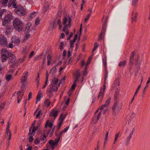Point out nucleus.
Returning <instances> with one entry per match:
<instances>
[{
    "label": "nucleus",
    "mask_w": 150,
    "mask_h": 150,
    "mask_svg": "<svg viewBox=\"0 0 150 150\" xmlns=\"http://www.w3.org/2000/svg\"><path fill=\"white\" fill-rule=\"evenodd\" d=\"M24 24L17 18H15L13 21V26L16 30L21 32L23 30Z\"/></svg>",
    "instance_id": "1"
},
{
    "label": "nucleus",
    "mask_w": 150,
    "mask_h": 150,
    "mask_svg": "<svg viewBox=\"0 0 150 150\" xmlns=\"http://www.w3.org/2000/svg\"><path fill=\"white\" fill-rule=\"evenodd\" d=\"M10 53L7 50L3 49L1 51V58L3 62H5L8 59Z\"/></svg>",
    "instance_id": "2"
},
{
    "label": "nucleus",
    "mask_w": 150,
    "mask_h": 150,
    "mask_svg": "<svg viewBox=\"0 0 150 150\" xmlns=\"http://www.w3.org/2000/svg\"><path fill=\"white\" fill-rule=\"evenodd\" d=\"M12 16L11 13L7 14L4 18L2 19V25L5 26H7L12 19Z\"/></svg>",
    "instance_id": "3"
},
{
    "label": "nucleus",
    "mask_w": 150,
    "mask_h": 150,
    "mask_svg": "<svg viewBox=\"0 0 150 150\" xmlns=\"http://www.w3.org/2000/svg\"><path fill=\"white\" fill-rule=\"evenodd\" d=\"M122 105V102L120 103L118 102L117 100H115V103L112 108L113 114L115 115L116 112L115 111V110L117 109V111H120L121 109Z\"/></svg>",
    "instance_id": "4"
},
{
    "label": "nucleus",
    "mask_w": 150,
    "mask_h": 150,
    "mask_svg": "<svg viewBox=\"0 0 150 150\" xmlns=\"http://www.w3.org/2000/svg\"><path fill=\"white\" fill-rule=\"evenodd\" d=\"M14 11L20 16H24L26 13L24 8L21 6H18L16 9H15Z\"/></svg>",
    "instance_id": "5"
},
{
    "label": "nucleus",
    "mask_w": 150,
    "mask_h": 150,
    "mask_svg": "<svg viewBox=\"0 0 150 150\" xmlns=\"http://www.w3.org/2000/svg\"><path fill=\"white\" fill-rule=\"evenodd\" d=\"M55 142L54 141L52 140H50L49 143L50 144V149L53 150L54 149V147L55 146H57L58 143L59 141V139H57L56 138L54 139Z\"/></svg>",
    "instance_id": "6"
},
{
    "label": "nucleus",
    "mask_w": 150,
    "mask_h": 150,
    "mask_svg": "<svg viewBox=\"0 0 150 150\" xmlns=\"http://www.w3.org/2000/svg\"><path fill=\"white\" fill-rule=\"evenodd\" d=\"M6 38L3 35H0V44L2 46L6 47L7 45Z\"/></svg>",
    "instance_id": "7"
},
{
    "label": "nucleus",
    "mask_w": 150,
    "mask_h": 150,
    "mask_svg": "<svg viewBox=\"0 0 150 150\" xmlns=\"http://www.w3.org/2000/svg\"><path fill=\"white\" fill-rule=\"evenodd\" d=\"M72 17V16H69L68 18H67L66 17H65L63 19V23L64 25H66L67 22L68 21V24L67 25H69V27H70V25L71 24V18Z\"/></svg>",
    "instance_id": "8"
},
{
    "label": "nucleus",
    "mask_w": 150,
    "mask_h": 150,
    "mask_svg": "<svg viewBox=\"0 0 150 150\" xmlns=\"http://www.w3.org/2000/svg\"><path fill=\"white\" fill-rule=\"evenodd\" d=\"M137 13L133 11L132 13V16L131 17L132 23H133L134 22H136L137 21Z\"/></svg>",
    "instance_id": "9"
},
{
    "label": "nucleus",
    "mask_w": 150,
    "mask_h": 150,
    "mask_svg": "<svg viewBox=\"0 0 150 150\" xmlns=\"http://www.w3.org/2000/svg\"><path fill=\"white\" fill-rule=\"evenodd\" d=\"M58 79L57 78H54V79L52 80L51 83V88H52V87H55L56 88V87L57 86L58 87L59 86L57 85V82L58 81Z\"/></svg>",
    "instance_id": "10"
},
{
    "label": "nucleus",
    "mask_w": 150,
    "mask_h": 150,
    "mask_svg": "<svg viewBox=\"0 0 150 150\" xmlns=\"http://www.w3.org/2000/svg\"><path fill=\"white\" fill-rule=\"evenodd\" d=\"M8 59L9 62H8V64H9L10 63H13L16 60L15 56L14 54L11 53L9 54V57H8Z\"/></svg>",
    "instance_id": "11"
},
{
    "label": "nucleus",
    "mask_w": 150,
    "mask_h": 150,
    "mask_svg": "<svg viewBox=\"0 0 150 150\" xmlns=\"http://www.w3.org/2000/svg\"><path fill=\"white\" fill-rule=\"evenodd\" d=\"M105 62H104V60L103 59V64L105 67V71L104 79H105V80H106L108 76V71L107 69L106 57V56L105 57Z\"/></svg>",
    "instance_id": "12"
},
{
    "label": "nucleus",
    "mask_w": 150,
    "mask_h": 150,
    "mask_svg": "<svg viewBox=\"0 0 150 150\" xmlns=\"http://www.w3.org/2000/svg\"><path fill=\"white\" fill-rule=\"evenodd\" d=\"M101 114V111L99 112L97 116H94L92 119V120L94 123L96 124L100 118Z\"/></svg>",
    "instance_id": "13"
},
{
    "label": "nucleus",
    "mask_w": 150,
    "mask_h": 150,
    "mask_svg": "<svg viewBox=\"0 0 150 150\" xmlns=\"http://www.w3.org/2000/svg\"><path fill=\"white\" fill-rule=\"evenodd\" d=\"M51 130H49L48 131L46 132V129L44 130V133L43 134V137H42L41 140L44 143L46 142V141H45V139L46 138V136L45 134L48 135L50 132Z\"/></svg>",
    "instance_id": "14"
},
{
    "label": "nucleus",
    "mask_w": 150,
    "mask_h": 150,
    "mask_svg": "<svg viewBox=\"0 0 150 150\" xmlns=\"http://www.w3.org/2000/svg\"><path fill=\"white\" fill-rule=\"evenodd\" d=\"M142 60H140L139 58L137 57V59L136 60L135 64L136 67L137 69H139L140 67Z\"/></svg>",
    "instance_id": "15"
},
{
    "label": "nucleus",
    "mask_w": 150,
    "mask_h": 150,
    "mask_svg": "<svg viewBox=\"0 0 150 150\" xmlns=\"http://www.w3.org/2000/svg\"><path fill=\"white\" fill-rule=\"evenodd\" d=\"M31 25L32 24L31 23H28L25 25V33H29L30 31H29V29Z\"/></svg>",
    "instance_id": "16"
},
{
    "label": "nucleus",
    "mask_w": 150,
    "mask_h": 150,
    "mask_svg": "<svg viewBox=\"0 0 150 150\" xmlns=\"http://www.w3.org/2000/svg\"><path fill=\"white\" fill-rule=\"evenodd\" d=\"M63 114L62 113L61 114V115L60 116V118H59V119L60 120V121L59 123V124H58V125L59 126V127L60 126L61 127V125H62V124L63 123V120L66 117V115H64V116H63Z\"/></svg>",
    "instance_id": "17"
},
{
    "label": "nucleus",
    "mask_w": 150,
    "mask_h": 150,
    "mask_svg": "<svg viewBox=\"0 0 150 150\" xmlns=\"http://www.w3.org/2000/svg\"><path fill=\"white\" fill-rule=\"evenodd\" d=\"M44 7L43 9L44 13H45V12L49 9V4L47 1H45L44 5Z\"/></svg>",
    "instance_id": "18"
},
{
    "label": "nucleus",
    "mask_w": 150,
    "mask_h": 150,
    "mask_svg": "<svg viewBox=\"0 0 150 150\" xmlns=\"http://www.w3.org/2000/svg\"><path fill=\"white\" fill-rule=\"evenodd\" d=\"M11 40L12 42L18 44L20 42V40H19L18 38L16 37L15 36H14L12 38Z\"/></svg>",
    "instance_id": "19"
},
{
    "label": "nucleus",
    "mask_w": 150,
    "mask_h": 150,
    "mask_svg": "<svg viewBox=\"0 0 150 150\" xmlns=\"http://www.w3.org/2000/svg\"><path fill=\"white\" fill-rule=\"evenodd\" d=\"M76 73L77 75L74 81L75 82L79 80V78L81 76V74L79 70H78L76 71Z\"/></svg>",
    "instance_id": "20"
},
{
    "label": "nucleus",
    "mask_w": 150,
    "mask_h": 150,
    "mask_svg": "<svg viewBox=\"0 0 150 150\" xmlns=\"http://www.w3.org/2000/svg\"><path fill=\"white\" fill-rule=\"evenodd\" d=\"M52 89H53L54 91H57L58 89V87L56 86L55 88H54V87H52V88H51V86H50V88H48L47 90V92L48 93H51L52 92Z\"/></svg>",
    "instance_id": "21"
},
{
    "label": "nucleus",
    "mask_w": 150,
    "mask_h": 150,
    "mask_svg": "<svg viewBox=\"0 0 150 150\" xmlns=\"http://www.w3.org/2000/svg\"><path fill=\"white\" fill-rule=\"evenodd\" d=\"M134 52H132L131 55V56L130 57V60H129V64H132L133 63V62H132V61L134 59Z\"/></svg>",
    "instance_id": "22"
},
{
    "label": "nucleus",
    "mask_w": 150,
    "mask_h": 150,
    "mask_svg": "<svg viewBox=\"0 0 150 150\" xmlns=\"http://www.w3.org/2000/svg\"><path fill=\"white\" fill-rule=\"evenodd\" d=\"M58 112L57 111H54V110H52L51 112V115L50 116L52 115L54 117L56 118L57 116Z\"/></svg>",
    "instance_id": "23"
},
{
    "label": "nucleus",
    "mask_w": 150,
    "mask_h": 150,
    "mask_svg": "<svg viewBox=\"0 0 150 150\" xmlns=\"http://www.w3.org/2000/svg\"><path fill=\"white\" fill-rule=\"evenodd\" d=\"M119 91L118 90H116L114 94L115 100H117L118 96L119 94Z\"/></svg>",
    "instance_id": "24"
},
{
    "label": "nucleus",
    "mask_w": 150,
    "mask_h": 150,
    "mask_svg": "<svg viewBox=\"0 0 150 150\" xmlns=\"http://www.w3.org/2000/svg\"><path fill=\"white\" fill-rule=\"evenodd\" d=\"M126 63L127 62L125 60L123 61H121L119 63L118 66L120 67H124Z\"/></svg>",
    "instance_id": "25"
},
{
    "label": "nucleus",
    "mask_w": 150,
    "mask_h": 150,
    "mask_svg": "<svg viewBox=\"0 0 150 150\" xmlns=\"http://www.w3.org/2000/svg\"><path fill=\"white\" fill-rule=\"evenodd\" d=\"M115 86H116L117 85L119 86L120 85L119 79V78H117L114 81Z\"/></svg>",
    "instance_id": "26"
},
{
    "label": "nucleus",
    "mask_w": 150,
    "mask_h": 150,
    "mask_svg": "<svg viewBox=\"0 0 150 150\" xmlns=\"http://www.w3.org/2000/svg\"><path fill=\"white\" fill-rule=\"evenodd\" d=\"M6 9H3L0 11V18L3 15L6 14Z\"/></svg>",
    "instance_id": "27"
},
{
    "label": "nucleus",
    "mask_w": 150,
    "mask_h": 150,
    "mask_svg": "<svg viewBox=\"0 0 150 150\" xmlns=\"http://www.w3.org/2000/svg\"><path fill=\"white\" fill-rule=\"evenodd\" d=\"M44 103L47 105V107H48L51 103V102L49 101V99H47L44 102Z\"/></svg>",
    "instance_id": "28"
},
{
    "label": "nucleus",
    "mask_w": 150,
    "mask_h": 150,
    "mask_svg": "<svg viewBox=\"0 0 150 150\" xmlns=\"http://www.w3.org/2000/svg\"><path fill=\"white\" fill-rule=\"evenodd\" d=\"M8 0H2L1 4L4 6H6Z\"/></svg>",
    "instance_id": "29"
},
{
    "label": "nucleus",
    "mask_w": 150,
    "mask_h": 150,
    "mask_svg": "<svg viewBox=\"0 0 150 150\" xmlns=\"http://www.w3.org/2000/svg\"><path fill=\"white\" fill-rule=\"evenodd\" d=\"M42 110H39L37 113L36 116V118H40V116L42 115V112H41Z\"/></svg>",
    "instance_id": "30"
},
{
    "label": "nucleus",
    "mask_w": 150,
    "mask_h": 150,
    "mask_svg": "<svg viewBox=\"0 0 150 150\" xmlns=\"http://www.w3.org/2000/svg\"><path fill=\"white\" fill-rule=\"evenodd\" d=\"M98 47V45L97 44V43L96 42L94 43V47L92 50V52H93L94 51H95L97 48Z\"/></svg>",
    "instance_id": "31"
},
{
    "label": "nucleus",
    "mask_w": 150,
    "mask_h": 150,
    "mask_svg": "<svg viewBox=\"0 0 150 150\" xmlns=\"http://www.w3.org/2000/svg\"><path fill=\"white\" fill-rule=\"evenodd\" d=\"M30 35L29 34L26 35L23 38V40L24 41L27 40H28V39L30 37Z\"/></svg>",
    "instance_id": "32"
},
{
    "label": "nucleus",
    "mask_w": 150,
    "mask_h": 150,
    "mask_svg": "<svg viewBox=\"0 0 150 150\" xmlns=\"http://www.w3.org/2000/svg\"><path fill=\"white\" fill-rule=\"evenodd\" d=\"M66 79V76H64L62 79H61L59 83L58 84V86H59V85L61 83H64V80L65 79Z\"/></svg>",
    "instance_id": "33"
},
{
    "label": "nucleus",
    "mask_w": 150,
    "mask_h": 150,
    "mask_svg": "<svg viewBox=\"0 0 150 150\" xmlns=\"http://www.w3.org/2000/svg\"><path fill=\"white\" fill-rule=\"evenodd\" d=\"M76 82L75 81H74L70 89H71V90L73 91L74 90L76 86Z\"/></svg>",
    "instance_id": "34"
},
{
    "label": "nucleus",
    "mask_w": 150,
    "mask_h": 150,
    "mask_svg": "<svg viewBox=\"0 0 150 150\" xmlns=\"http://www.w3.org/2000/svg\"><path fill=\"white\" fill-rule=\"evenodd\" d=\"M68 26H69V25L67 24H66V25H65L64 28H63V32H65L67 30H68Z\"/></svg>",
    "instance_id": "35"
},
{
    "label": "nucleus",
    "mask_w": 150,
    "mask_h": 150,
    "mask_svg": "<svg viewBox=\"0 0 150 150\" xmlns=\"http://www.w3.org/2000/svg\"><path fill=\"white\" fill-rule=\"evenodd\" d=\"M132 136H131L129 135V136H128L127 138V141L126 142V144L127 145L129 144L130 139L132 138Z\"/></svg>",
    "instance_id": "36"
},
{
    "label": "nucleus",
    "mask_w": 150,
    "mask_h": 150,
    "mask_svg": "<svg viewBox=\"0 0 150 150\" xmlns=\"http://www.w3.org/2000/svg\"><path fill=\"white\" fill-rule=\"evenodd\" d=\"M11 78V74H8L6 76V79L7 81H10Z\"/></svg>",
    "instance_id": "37"
},
{
    "label": "nucleus",
    "mask_w": 150,
    "mask_h": 150,
    "mask_svg": "<svg viewBox=\"0 0 150 150\" xmlns=\"http://www.w3.org/2000/svg\"><path fill=\"white\" fill-rule=\"evenodd\" d=\"M64 45V42H61L59 44V48L62 51L63 49V46Z\"/></svg>",
    "instance_id": "38"
},
{
    "label": "nucleus",
    "mask_w": 150,
    "mask_h": 150,
    "mask_svg": "<svg viewBox=\"0 0 150 150\" xmlns=\"http://www.w3.org/2000/svg\"><path fill=\"white\" fill-rule=\"evenodd\" d=\"M56 21L55 20H54L51 23V25L52 26V28H54L56 27L55 24H56Z\"/></svg>",
    "instance_id": "39"
},
{
    "label": "nucleus",
    "mask_w": 150,
    "mask_h": 150,
    "mask_svg": "<svg viewBox=\"0 0 150 150\" xmlns=\"http://www.w3.org/2000/svg\"><path fill=\"white\" fill-rule=\"evenodd\" d=\"M35 131H34V130L32 129L31 132H29L28 135H31L33 136L35 135Z\"/></svg>",
    "instance_id": "40"
},
{
    "label": "nucleus",
    "mask_w": 150,
    "mask_h": 150,
    "mask_svg": "<svg viewBox=\"0 0 150 150\" xmlns=\"http://www.w3.org/2000/svg\"><path fill=\"white\" fill-rule=\"evenodd\" d=\"M36 13V12H33L31 13L29 15V17L31 19L32 18L34 17L35 16V15H34Z\"/></svg>",
    "instance_id": "41"
},
{
    "label": "nucleus",
    "mask_w": 150,
    "mask_h": 150,
    "mask_svg": "<svg viewBox=\"0 0 150 150\" xmlns=\"http://www.w3.org/2000/svg\"><path fill=\"white\" fill-rule=\"evenodd\" d=\"M40 19L39 18H38L36 19L35 22V24L36 25H38L39 24Z\"/></svg>",
    "instance_id": "42"
},
{
    "label": "nucleus",
    "mask_w": 150,
    "mask_h": 150,
    "mask_svg": "<svg viewBox=\"0 0 150 150\" xmlns=\"http://www.w3.org/2000/svg\"><path fill=\"white\" fill-rule=\"evenodd\" d=\"M40 142L39 139H38V138L36 139L34 142V143L36 144H39V143Z\"/></svg>",
    "instance_id": "43"
},
{
    "label": "nucleus",
    "mask_w": 150,
    "mask_h": 150,
    "mask_svg": "<svg viewBox=\"0 0 150 150\" xmlns=\"http://www.w3.org/2000/svg\"><path fill=\"white\" fill-rule=\"evenodd\" d=\"M138 0H132V5L133 6H135L136 4L137 3Z\"/></svg>",
    "instance_id": "44"
},
{
    "label": "nucleus",
    "mask_w": 150,
    "mask_h": 150,
    "mask_svg": "<svg viewBox=\"0 0 150 150\" xmlns=\"http://www.w3.org/2000/svg\"><path fill=\"white\" fill-rule=\"evenodd\" d=\"M141 86V84H140V85L138 86V88H137L136 89V91L135 92V93L134 94V96H135L137 94V93H138V92L139 91V89L140 88Z\"/></svg>",
    "instance_id": "45"
},
{
    "label": "nucleus",
    "mask_w": 150,
    "mask_h": 150,
    "mask_svg": "<svg viewBox=\"0 0 150 150\" xmlns=\"http://www.w3.org/2000/svg\"><path fill=\"white\" fill-rule=\"evenodd\" d=\"M41 98V96H39V95H38L37 96V101L36 102V103H37V102L40 101V98Z\"/></svg>",
    "instance_id": "46"
},
{
    "label": "nucleus",
    "mask_w": 150,
    "mask_h": 150,
    "mask_svg": "<svg viewBox=\"0 0 150 150\" xmlns=\"http://www.w3.org/2000/svg\"><path fill=\"white\" fill-rule=\"evenodd\" d=\"M106 80H105V79H104V84L103 85V92H104L105 91V89L106 86H105V84L106 83Z\"/></svg>",
    "instance_id": "47"
},
{
    "label": "nucleus",
    "mask_w": 150,
    "mask_h": 150,
    "mask_svg": "<svg viewBox=\"0 0 150 150\" xmlns=\"http://www.w3.org/2000/svg\"><path fill=\"white\" fill-rule=\"evenodd\" d=\"M62 10H60L58 12V13H57V16H58V18H60L61 15L62 14Z\"/></svg>",
    "instance_id": "48"
},
{
    "label": "nucleus",
    "mask_w": 150,
    "mask_h": 150,
    "mask_svg": "<svg viewBox=\"0 0 150 150\" xmlns=\"http://www.w3.org/2000/svg\"><path fill=\"white\" fill-rule=\"evenodd\" d=\"M110 103V102L108 100H107L105 102V104L104 105V106H105V107L107 108Z\"/></svg>",
    "instance_id": "49"
},
{
    "label": "nucleus",
    "mask_w": 150,
    "mask_h": 150,
    "mask_svg": "<svg viewBox=\"0 0 150 150\" xmlns=\"http://www.w3.org/2000/svg\"><path fill=\"white\" fill-rule=\"evenodd\" d=\"M30 137L29 138V141L30 142H32L33 140V136L31 135H30Z\"/></svg>",
    "instance_id": "50"
},
{
    "label": "nucleus",
    "mask_w": 150,
    "mask_h": 150,
    "mask_svg": "<svg viewBox=\"0 0 150 150\" xmlns=\"http://www.w3.org/2000/svg\"><path fill=\"white\" fill-rule=\"evenodd\" d=\"M13 4L12 5V7L13 8H15V9H16L18 5H17L16 4L15 2L13 3Z\"/></svg>",
    "instance_id": "51"
},
{
    "label": "nucleus",
    "mask_w": 150,
    "mask_h": 150,
    "mask_svg": "<svg viewBox=\"0 0 150 150\" xmlns=\"http://www.w3.org/2000/svg\"><path fill=\"white\" fill-rule=\"evenodd\" d=\"M92 57H89V58L88 60V61H87V62H88L87 64V65H88L90 63V62H91V61L92 59Z\"/></svg>",
    "instance_id": "52"
},
{
    "label": "nucleus",
    "mask_w": 150,
    "mask_h": 150,
    "mask_svg": "<svg viewBox=\"0 0 150 150\" xmlns=\"http://www.w3.org/2000/svg\"><path fill=\"white\" fill-rule=\"evenodd\" d=\"M73 35V33L72 32L70 33V35L67 37V40H69L72 37Z\"/></svg>",
    "instance_id": "53"
},
{
    "label": "nucleus",
    "mask_w": 150,
    "mask_h": 150,
    "mask_svg": "<svg viewBox=\"0 0 150 150\" xmlns=\"http://www.w3.org/2000/svg\"><path fill=\"white\" fill-rule=\"evenodd\" d=\"M90 17V13H89L87 16V17L85 19V22H86L89 18Z\"/></svg>",
    "instance_id": "54"
},
{
    "label": "nucleus",
    "mask_w": 150,
    "mask_h": 150,
    "mask_svg": "<svg viewBox=\"0 0 150 150\" xmlns=\"http://www.w3.org/2000/svg\"><path fill=\"white\" fill-rule=\"evenodd\" d=\"M5 105V104L4 103H1V105H0V107L1 108V111L2 109L4 107Z\"/></svg>",
    "instance_id": "55"
},
{
    "label": "nucleus",
    "mask_w": 150,
    "mask_h": 150,
    "mask_svg": "<svg viewBox=\"0 0 150 150\" xmlns=\"http://www.w3.org/2000/svg\"><path fill=\"white\" fill-rule=\"evenodd\" d=\"M21 89L23 90V91H25V84L23 83L21 85Z\"/></svg>",
    "instance_id": "56"
},
{
    "label": "nucleus",
    "mask_w": 150,
    "mask_h": 150,
    "mask_svg": "<svg viewBox=\"0 0 150 150\" xmlns=\"http://www.w3.org/2000/svg\"><path fill=\"white\" fill-rule=\"evenodd\" d=\"M82 30V24H81L80 26L79 35V36L81 35Z\"/></svg>",
    "instance_id": "57"
},
{
    "label": "nucleus",
    "mask_w": 150,
    "mask_h": 150,
    "mask_svg": "<svg viewBox=\"0 0 150 150\" xmlns=\"http://www.w3.org/2000/svg\"><path fill=\"white\" fill-rule=\"evenodd\" d=\"M72 90H71V89H70L69 90V91L68 93L69 96H70L72 93Z\"/></svg>",
    "instance_id": "58"
},
{
    "label": "nucleus",
    "mask_w": 150,
    "mask_h": 150,
    "mask_svg": "<svg viewBox=\"0 0 150 150\" xmlns=\"http://www.w3.org/2000/svg\"><path fill=\"white\" fill-rule=\"evenodd\" d=\"M148 86H149V85L148 84H146V86L144 88V89L143 90V94H142L143 95L144 94V92H145V90L146 89V88H147L148 87Z\"/></svg>",
    "instance_id": "59"
},
{
    "label": "nucleus",
    "mask_w": 150,
    "mask_h": 150,
    "mask_svg": "<svg viewBox=\"0 0 150 150\" xmlns=\"http://www.w3.org/2000/svg\"><path fill=\"white\" fill-rule=\"evenodd\" d=\"M34 54V51H32L31 53H30L29 56V58H31L33 56Z\"/></svg>",
    "instance_id": "60"
},
{
    "label": "nucleus",
    "mask_w": 150,
    "mask_h": 150,
    "mask_svg": "<svg viewBox=\"0 0 150 150\" xmlns=\"http://www.w3.org/2000/svg\"><path fill=\"white\" fill-rule=\"evenodd\" d=\"M32 93L31 92H29V94H28V100H29L31 98V96L32 95Z\"/></svg>",
    "instance_id": "61"
},
{
    "label": "nucleus",
    "mask_w": 150,
    "mask_h": 150,
    "mask_svg": "<svg viewBox=\"0 0 150 150\" xmlns=\"http://www.w3.org/2000/svg\"><path fill=\"white\" fill-rule=\"evenodd\" d=\"M10 133H11V132L9 129H6V134H7V135H8V134H10Z\"/></svg>",
    "instance_id": "62"
},
{
    "label": "nucleus",
    "mask_w": 150,
    "mask_h": 150,
    "mask_svg": "<svg viewBox=\"0 0 150 150\" xmlns=\"http://www.w3.org/2000/svg\"><path fill=\"white\" fill-rule=\"evenodd\" d=\"M103 33L102 32L100 34L99 36V39L98 40H100L102 39V34Z\"/></svg>",
    "instance_id": "63"
},
{
    "label": "nucleus",
    "mask_w": 150,
    "mask_h": 150,
    "mask_svg": "<svg viewBox=\"0 0 150 150\" xmlns=\"http://www.w3.org/2000/svg\"><path fill=\"white\" fill-rule=\"evenodd\" d=\"M51 71H52L53 73L55 72L56 71V67L52 68L51 69Z\"/></svg>",
    "instance_id": "64"
}]
</instances>
